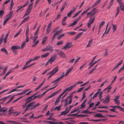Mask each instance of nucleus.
<instances>
[{
    "mask_svg": "<svg viewBox=\"0 0 124 124\" xmlns=\"http://www.w3.org/2000/svg\"><path fill=\"white\" fill-rule=\"evenodd\" d=\"M58 68L57 67H56L52 71L49 72L47 75H48L49 74H51V75H50L48 77V80L50 78L55 74L58 71Z\"/></svg>",
    "mask_w": 124,
    "mask_h": 124,
    "instance_id": "1",
    "label": "nucleus"
},
{
    "mask_svg": "<svg viewBox=\"0 0 124 124\" xmlns=\"http://www.w3.org/2000/svg\"><path fill=\"white\" fill-rule=\"evenodd\" d=\"M57 57V54H55L53 56H51L49 59L47 61V63H50V64H51L56 60Z\"/></svg>",
    "mask_w": 124,
    "mask_h": 124,
    "instance_id": "2",
    "label": "nucleus"
},
{
    "mask_svg": "<svg viewBox=\"0 0 124 124\" xmlns=\"http://www.w3.org/2000/svg\"><path fill=\"white\" fill-rule=\"evenodd\" d=\"M55 51L60 56L62 57H65V55L64 53L62 51L59 50L57 49H55Z\"/></svg>",
    "mask_w": 124,
    "mask_h": 124,
    "instance_id": "3",
    "label": "nucleus"
},
{
    "mask_svg": "<svg viewBox=\"0 0 124 124\" xmlns=\"http://www.w3.org/2000/svg\"><path fill=\"white\" fill-rule=\"evenodd\" d=\"M64 75H65V74H64V72H63L60 77L57 78L56 80L52 82L51 83L52 84L53 83H54L55 84L59 82V80L63 78Z\"/></svg>",
    "mask_w": 124,
    "mask_h": 124,
    "instance_id": "4",
    "label": "nucleus"
},
{
    "mask_svg": "<svg viewBox=\"0 0 124 124\" xmlns=\"http://www.w3.org/2000/svg\"><path fill=\"white\" fill-rule=\"evenodd\" d=\"M72 43L71 42L67 43L66 44L65 46L62 48V49H66L68 48H70L72 46Z\"/></svg>",
    "mask_w": 124,
    "mask_h": 124,
    "instance_id": "5",
    "label": "nucleus"
},
{
    "mask_svg": "<svg viewBox=\"0 0 124 124\" xmlns=\"http://www.w3.org/2000/svg\"><path fill=\"white\" fill-rule=\"evenodd\" d=\"M69 112V110H68V107H67L66 108V109L65 111L61 112L59 116L65 115L67 114Z\"/></svg>",
    "mask_w": 124,
    "mask_h": 124,
    "instance_id": "6",
    "label": "nucleus"
},
{
    "mask_svg": "<svg viewBox=\"0 0 124 124\" xmlns=\"http://www.w3.org/2000/svg\"><path fill=\"white\" fill-rule=\"evenodd\" d=\"M95 20L94 19L89 18L87 23V27L88 28H89L90 27L91 24L93 23Z\"/></svg>",
    "mask_w": 124,
    "mask_h": 124,
    "instance_id": "7",
    "label": "nucleus"
},
{
    "mask_svg": "<svg viewBox=\"0 0 124 124\" xmlns=\"http://www.w3.org/2000/svg\"><path fill=\"white\" fill-rule=\"evenodd\" d=\"M110 96L109 95H107L103 101V103H108L110 100Z\"/></svg>",
    "mask_w": 124,
    "mask_h": 124,
    "instance_id": "8",
    "label": "nucleus"
},
{
    "mask_svg": "<svg viewBox=\"0 0 124 124\" xmlns=\"http://www.w3.org/2000/svg\"><path fill=\"white\" fill-rule=\"evenodd\" d=\"M76 86V85H73L70 86L68 88L66 89L65 90H64L63 91L64 93H65L67 91H71L73 88L75 87Z\"/></svg>",
    "mask_w": 124,
    "mask_h": 124,
    "instance_id": "9",
    "label": "nucleus"
},
{
    "mask_svg": "<svg viewBox=\"0 0 124 124\" xmlns=\"http://www.w3.org/2000/svg\"><path fill=\"white\" fill-rule=\"evenodd\" d=\"M11 48L13 52L15 53L16 52V50L15 49H20V47L18 46H12Z\"/></svg>",
    "mask_w": 124,
    "mask_h": 124,
    "instance_id": "10",
    "label": "nucleus"
},
{
    "mask_svg": "<svg viewBox=\"0 0 124 124\" xmlns=\"http://www.w3.org/2000/svg\"><path fill=\"white\" fill-rule=\"evenodd\" d=\"M33 96L34 95L32 96L27 98L25 100L26 103L28 104L31 101L33 100Z\"/></svg>",
    "mask_w": 124,
    "mask_h": 124,
    "instance_id": "11",
    "label": "nucleus"
},
{
    "mask_svg": "<svg viewBox=\"0 0 124 124\" xmlns=\"http://www.w3.org/2000/svg\"><path fill=\"white\" fill-rule=\"evenodd\" d=\"M29 3V1L28 0L23 5L21 6V7L19 8L16 10V12H18L21 9V8L25 7L26 6L28 5Z\"/></svg>",
    "mask_w": 124,
    "mask_h": 124,
    "instance_id": "12",
    "label": "nucleus"
},
{
    "mask_svg": "<svg viewBox=\"0 0 124 124\" xmlns=\"http://www.w3.org/2000/svg\"><path fill=\"white\" fill-rule=\"evenodd\" d=\"M73 69V67H71L70 68H69V69H68L67 71L65 74V75L66 76H67L68 75L70 72Z\"/></svg>",
    "mask_w": 124,
    "mask_h": 124,
    "instance_id": "13",
    "label": "nucleus"
},
{
    "mask_svg": "<svg viewBox=\"0 0 124 124\" xmlns=\"http://www.w3.org/2000/svg\"><path fill=\"white\" fill-rule=\"evenodd\" d=\"M95 12H93V13H91L90 15V18L95 19Z\"/></svg>",
    "mask_w": 124,
    "mask_h": 124,
    "instance_id": "14",
    "label": "nucleus"
},
{
    "mask_svg": "<svg viewBox=\"0 0 124 124\" xmlns=\"http://www.w3.org/2000/svg\"><path fill=\"white\" fill-rule=\"evenodd\" d=\"M31 11L27 9V10L26 11V12L22 18H23L26 16H27L29 15Z\"/></svg>",
    "mask_w": 124,
    "mask_h": 124,
    "instance_id": "15",
    "label": "nucleus"
},
{
    "mask_svg": "<svg viewBox=\"0 0 124 124\" xmlns=\"http://www.w3.org/2000/svg\"><path fill=\"white\" fill-rule=\"evenodd\" d=\"M47 51H49L51 53L53 52V49L51 46H49L46 47Z\"/></svg>",
    "mask_w": 124,
    "mask_h": 124,
    "instance_id": "16",
    "label": "nucleus"
},
{
    "mask_svg": "<svg viewBox=\"0 0 124 124\" xmlns=\"http://www.w3.org/2000/svg\"><path fill=\"white\" fill-rule=\"evenodd\" d=\"M86 99H85L81 105V108H84L85 106V104L86 102Z\"/></svg>",
    "mask_w": 124,
    "mask_h": 124,
    "instance_id": "17",
    "label": "nucleus"
},
{
    "mask_svg": "<svg viewBox=\"0 0 124 124\" xmlns=\"http://www.w3.org/2000/svg\"><path fill=\"white\" fill-rule=\"evenodd\" d=\"M94 116L95 117H104V116H103L101 114V113H98L96 115H94Z\"/></svg>",
    "mask_w": 124,
    "mask_h": 124,
    "instance_id": "18",
    "label": "nucleus"
},
{
    "mask_svg": "<svg viewBox=\"0 0 124 124\" xmlns=\"http://www.w3.org/2000/svg\"><path fill=\"white\" fill-rule=\"evenodd\" d=\"M112 25L113 27L112 30L113 32H114L117 29V26L116 25L113 24H112Z\"/></svg>",
    "mask_w": 124,
    "mask_h": 124,
    "instance_id": "19",
    "label": "nucleus"
},
{
    "mask_svg": "<svg viewBox=\"0 0 124 124\" xmlns=\"http://www.w3.org/2000/svg\"><path fill=\"white\" fill-rule=\"evenodd\" d=\"M101 0H97L95 3L92 6V8H93L94 7L97 5L99 4L100 3V2H101Z\"/></svg>",
    "mask_w": 124,
    "mask_h": 124,
    "instance_id": "20",
    "label": "nucleus"
},
{
    "mask_svg": "<svg viewBox=\"0 0 124 124\" xmlns=\"http://www.w3.org/2000/svg\"><path fill=\"white\" fill-rule=\"evenodd\" d=\"M93 39H91L89 40L88 41V43L86 46V47H87L91 46V43L93 41Z\"/></svg>",
    "mask_w": 124,
    "mask_h": 124,
    "instance_id": "21",
    "label": "nucleus"
},
{
    "mask_svg": "<svg viewBox=\"0 0 124 124\" xmlns=\"http://www.w3.org/2000/svg\"><path fill=\"white\" fill-rule=\"evenodd\" d=\"M12 70H10L8 71L7 73L6 74L4 77L3 78V79H5L6 78L11 72Z\"/></svg>",
    "mask_w": 124,
    "mask_h": 124,
    "instance_id": "22",
    "label": "nucleus"
},
{
    "mask_svg": "<svg viewBox=\"0 0 124 124\" xmlns=\"http://www.w3.org/2000/svg\"><path fill=\"white\" fill-rule=\"evenodd\" d=\"M121 10L124 11V5L123 3L119 4Z\"/></svg>",
    "mask_w": 124,
    "mask_h": 124,
    "instance_id": "23",
    "label": "nucleus"
},
{
    "mask_svg": "<svg viewBox=\"0 0 124 124\" xmlns=\"http://www.w3.org/2000/svg\"><path fill=\"white\" fill-rule=\"evenodd\" d=\"M29 26H27V27L26 28V32H25V35L26 36H28L29 32Z\"/></svg>",
    "mask_w": 124,
    "mask_h": 124,
    "instance_id": "24",
    "label": "nucleus"
},
{
    "mask_svg": "<svg viewBox=\"0 0 124 124\" xmlns=\"http://www.w3.org/2000/svg\"><path fill=\"white\" fill-rule=\"evenodd\" d=\"M47 39V37L45 36L43 38L42 41V44H44L46 41Z\"/></svg>",
    "mask_w": 124,
    "mask_h": 124,
    "instance_id": "25",
    "label": "nucleus"
},
{
    "mask_svg": "<svg viewBox=\"0 0 124 124\" xmlns=\"http://www.w3.org/2000/svg\"><path fill=\"white\" fill-rule=\"evenodd\" d=\"M49 54V52H48L46 53L43 54L41 56V57L42 58H45Z\"/></svg>",
    "mask_w": 124,
    "mask_h": 124,
    "instance_id": "26",
    "label": "nucleus"
},
{
    "mask_svg": "<svg viewBox=\"0 0 124 124\" xmlns=\"http://www.w3.org/2000/svg\"><path fill=\"white\" fill-rule=\"evenodd\" d=\"M33 4V3H32L30 5H29L27 8V9L31 11V9L32 8Z\"/></svg>",
    "mask_w": 124,
    "mask_h": 124,
    "instance_id": "27",
    "label": "nucleus"
},
{
    "mask_svg": "<svg viewBox=\"0 0 124 124\" xmlns=\"http://www.w3.org/2000/svg\"><path fill=\"white\" fill-rule=\"evenodd\" d=\"M8 66H6L4 69L3 73H1V74L0 75H3L6 72V71L8 69Z\"/></svg>",
    "mask_w": 124,
    "mask_h": 124,
    "instance_id": "28",
    "label": "nucleus"
},
{
    "mask_svg": "<svg viewBox=\"0 0 124 124\" xmlns=\"http://www.w3.org/2000/svg\"><path fill=\"white\" fill-rule=\"evenodd\" d=\"M13 11H12L11 10H10L9 13L7 15V16H8V17H9L10 18L12 16V14L13 13Z\"/></svg>",
    "mask_w": 124,
    "mask_h": 124,
    "instance_id": "29",
    "label": "nucleus"
},
{
    "mask_svg": "<svg viewBox=\"0 0 124 124\" xmlns=\"http://www.w3.org/2000/svg\"><path fill=\"white\" fill-rule=\"evenodd\" d=\"M73 93H72L70 94L68 97L65 100V101L68 102V99L70 97H72L73 96Z\"/></svg>",
    "mask_w": 124,
    "mask_h": 124,
    "instance_id": "30",
    "label": "nucleus"
},
{
    "mask_svg": "<svg viewBox=\"0 0 124 124\" xmlns=\"http://www.w3.org/2000/svg\"><path fill=\"white\" fill-rule=\"evenodd\" d=\"M14 5V3L13 2V0H12L11 2V4L10 7V10H11L12 9V8Z\"/></svg>",
    "mask_w": 124,
    "mask_h": 124,
    "instance_id": "31",
    "label": "nucleus"
},
{
    "mask_svg": "<svg viewBox=\"0 0 124 124\" xmlns=\"http://www.w3.org/2000/svg\"><path fill=\"white\" fill-rule=\"evenodd\" d=\"M83 34V32H81L79 33L76 37L75 38V39H78Z\"/></svg>",
    "mask_w": 124,
    "mask_h": 124,
    "instance_id": "32",
    "label": "nucleus"
},
{
    "mask_svg": "<svg viewBox=\"0 0 124 124\" xmlns=\"http://www.w3.org/2000/svg\"><path fill=\"white\" fill-rule=\"evenodd\" d=\"M65 35L64 33H63L58 35L57 37V39H60L62 37Z\"/></svg>",
    "mask_w": 124,
    "mask_h": 124,
    "instance_id": "33",
    "label": "nucleus"
},
{
    "mask_svg": "<svg viewBox=\"0 0 124 124\" xmlns=\"http://www.w3.org/2000/svg\"><path fill=\"white\" fill-rule=\"evenodd\" d=\"M38 36L34 35L33 39V42L34 43L38 39Z\"/></svg>",
    "mask_w": 124,
    "mask_h": 124,
    "instance_id": "34",
    "label": "nucleus"
},
{
    "mask_svg": "<svg viewBox=\"0 0 124 124\" xmlns=\"http://www.w3.org/2000/svg\"><path fill=\"white\" fill-rule=\"evenodd\" d=\"M30 105L29 104H28L26 107V108L24 110L25 112H26L27 110L29 109L31 107Z\"/></svg>",
    "mask_w": 124,
    "mask_h": 124,
    "instance_id": "35",
    "label": "nucleus"
},
{
    "mask_svg": "<svg viewBox=\"0 0 124 124\" xmlns=\"http://www.w3.org/2000/svg\"><path fill=\"white\" fill-rule=\"evenodd\" d=\"M1 51L3 52H4L6 54H8L7 51V50L4 48H3L1 49L0 50Z\"/></svg>",
    "mask_w": 124,
    "mask_h": 124,
    "instance_id": "36",
    "label": "nucleus"
},
{
    "mask_svg": "<svg viewBox=\"0 0 124 124\" xmlns=\"http://www.w3.org/2000/svg\"><path fill=\"white\" fill-rule=\"evenodd\" d=\"M30 18V16H28L25 18L22 21V23H24L28 20Z\"/></svg>",
    "mask_w": 124,
    "mask_h": 124,
    "instance_id": "37",
    "label": "nucleus"
},
{
    "mask_svg": "<svg viewBox=\"0 0 124 124\" xmlns=\"http://www.w3.org/2000/svg\"><path fill=\"white\" fill-rule=\"evenodd\" d=\"M8 34H7L5 36V37L4 39V44L6 43L7 42V39L8 38Z\"/></svg>",
    "mask_w": 124,
    "mask_h": 124,
    "instance_id": "38",
    "label": "nucleus"
},
{
    "mask_svg": "<svg viewBox=\"0 0 124 124\" xmlns=\"http://www.w3.org/2000/svg\"><path fill=\"white\" fill-rule=\"evenodd\" d=\"M39 41V40H38L37 41H36L34 43V44H33L32 46L33 47H34L36 46L37 44L38 43Z\"/></svg>",
    "mask_w": 124,
    "mask_h": 124,
    "instance_id": "39",
    "label": "nucleus"
},
{
    "mask_svg": "<svg viewBox=\"0 0 124 124\" xmlns=\"http://www.w3.org/2000/svg\"><path fill=\"white\" fill-rule=\"evenodd\" d=\"M9 19V17H8L4 21L3 25H4L8 21Z\"/></svg>",
    "mask_w": 124,
    "mask_h": 124,
    "instance_id": "40",
    "label": "nucleus"
},
{
    "mask_svg": "<svg viewBox=\"0 0 124 124\" xmlns=\"http://www.w3.org/2000/svg\"><path fill=\"white\" fill-rule=\"evenodd\" d=\"M4 12L2 10H0V17L1 18L3 15L4 14Z\"/></svg>",
    "mask_w": 124,
    "mask_h": 124,
    "instance_id": "41",
    "label": "nucleus"
},
{
    "mask_svg": "<svg viewBox=\"0 0 124 124\" xmlns=\"http://www.w3.org/2000/svg\"><path fill=\"white\" fill-rule=\"evenodd\" d=\"M62 106V105H61L58 107L56 106L54 108V110L57 109V111H59L60 110Z\"/></svg>",
    "mask_w": 124,
    "mask_h": 124,
    "instance_id": "42",
    "label": "nucleus"
},
{
    "mask_svg": "<svg viewBox=\"0 0 124 124\" xmlns=\"http://www.w3.org/2000/svg\"><path fill=\"white\" fill-rule=\"evenodd\" d=\"M113 100L115 101L116 104L117 105H119L120 104V102L118 100L114 99Z\"/></svg>",
    "mask_w": 124,
    "mask_h": 124,
    "instance_id": "43",
    "label": "nucleus"
},
{
    "mask_svg": "<svg viewBox=\"0 0 124 124\" xmlns=\"http://www.w3.org/2000/svg\"><path fill=\"white\" fill-rule=\"evenodd\" d=\"M60 101V99H58L57 98L55 102L54 105L55 106Z\"/></svg>",
    "mask_w": 124,
    "mask_h": 124,
    "instance_id": "44",
    "label": "nucleus"
},
{
    "mask_svg": "<svg viewBox=\"0 0 124 124\" xmlns=\"http://www.w3.org/2000/svg\"><path fill=\"white\" fill-rule=\"evenodd\" d=\"M62 29L60 30H59V31H57L55 34L56 35H58L61 33L62 32Z\"/></svg>",
    "mask_w": 124,
    "mask_h": 124,
    "instance_id": "45",
    "label": "nucleus"
},
{
    "mask_svg": "<svg viewBox=\"0 0 124 124\" xmlns=\"http://www.w3.org/2000/svg\"><path fill=\"white\" fill-rule=\"evenodd\" d=\"M54 114L53 113H51L50 115V116L47 119L48 120H51V117H52L53 116Z\"/></svg>",
    "mask_w": 124,
    "mask_h": 124,
    "instance_id": "46",
    "label": "nucleus"
},
{
    "mask_svg": "<svg viewBox=\"0 0 124 124\" xmlns=\"http://www.w3.org/2000/svg\"><path fill=\"white\" fill-rule=\"evenodd\" d=\"M33 61V60L32 59H31L30 60L28 61L26 63V65H28L31 62Z\"/></svg>",
    "mask_w": 124,
    "mask_h": 124,
    "instance_id": "47",
    "label": "nucleus"
},
{
    "mask_svg": "<svg viewBox=\"0 0 124 124\" xmlns=\"http://www.w3.org/2000/svg\"><path fill=\"white\" fill-rule=\"evenodd\" d=\"M63 43V42L62 41H61L58 42L57 43V46H59L61 45Z\"/></svg>",
    "mask_w": 124,
    "mask_h": 124,
    "instance_id": "48",
    "label": "nucleus"
},
{
    "mask_svg": "<svg viewBox=\"0 0 124 124\" xmlns=\"http://www.w3.org/2000/svg\"><path fill=\"white\" fill-rule=\"evenodd\" d=\"M84 88L85 87H83L79 89L77 91V93L80 92L84 89Z\"/></svg>",
    "mask_w": 124,
    "mask_h": 124,
    "instance_id": "49",
    "label": "nucleus"
},
{
    "mask_svg": "<svg viewBox=\"0 0 124 124\" xmlns=\"http://www.w3.org/2000/svg\"><path fill=\"white\" fill-rule=\"evenodd\" d=\"M89 65H90V67L88 68V69H89L92 68L94 65L93 64V63H91V62L90 63L88 64Z\"/></svg>",
    "mask_w": 124,
    "mask_h": 124,
    "instance_id": "50",
    "label": "nucleus"
},
{
    "mask_svg": "<svg viewBox=\"0 0 124 124\" xmlns=\"http://www.w3.org/2000/svg\"><path fill=\"white\" fill-rule=\"evenodd\" d=\"M52 24V22H51L48 24V25L47 28H51V25Z\"/></svg>",
    "mask_w": 124,
    "mask_h": 124,
    "instance_id": "51",
    "label": "nucleus"
},
{
    "mask_svg": "<svg viewBox=\"0 0 124 124\" xmlns=\"http://www.w3.org/2000/svg\"><path fill=\"white\" fill-rule=\"evenodd\" d=\"M26 42H24L21 45V48H23L25 45Z\"/></svg>",
    "mask_w": 124,
    "mask_h": 124,
    "instance_id": "52",
    "label": "nucleus"
},
{
    "mask_svg": "<svg viewBox=\"0 0 124 124\" xmlns=\"http://www.w3.org/2000/svg\"><path fill=\"white\" fill-rule=\"evenodd\" d=\"M73 13L71 10L70 11V12H69L67 14V16L68 17H69Z\"/></svg>",
    "mask_w": 124,
    "mask_h": 124,
    "instance_id": "53",
    "label": "nucleus"
},
{
    "mask_svg": "<svg viewBox=\"0 0 124 124\" xmlns=\"http://www.w3.org/2000/svg\"><path fill=\"white\" fill-rule=\"evenodd\" d=\"M40 56H36L33 59H32V60H33V61H34L35 60H38L40 58Z\"/></svg>",
    "mask_w": 124,
    "mask_h": 124,
    "instance_id": "54",
    "label": "nucleus"
},
{
    "mask_svg": "<svg viewBox=\"0 0 124 124\" xmlns=\"http://www.w3.org/2000/svg\"><path fill=\"white\" fill-rule=\"evenodd\" d=\"M99 108H108V107L107 106H102V107H100L99 106L98 107Z\"/></svg>",
    "mask_w": 124,
    "mask_h": 124,
    "instance_id": "55",
    "label": "nucleus"
},
{
    "mask_svg": "<svg viewBox=\"0 0 124 124\" xmlns=\"http://www.w3.org/2000/svg\"><path fill=\"white\" fill-rule=\"evenodd\" d=\"M76 33V32H68L67 34H69L70 35H73Z\"/></svg>",
    "mask_w": 124,
    "mask_h": 124,
    "instance_id": "56",
    "label": "nucleus"
},
{
    "mask_svg": "<svg viewBox=\"0 0 124 124\" xmlns=\"http://www.w3.org/2000/svg\"><path fill=\"white\" fill-rule=\"evenodd\" d=\"M70 100L69 101V104H70L72 102V97H70Z\"/></svg>",
    "mask_w": 124,
    "mask_h": 124,
    "instance_id": "57",
    "label": "nucleus"
},
{
    "mask_svg": "<svg viewBox=\"0 0 124 124\" xmlns=\"http://www.w3.org/2000/svg\"><path fill=\"white\" fill-rule=\"evenodd\" d=\"M94 103L92 102L89 105V106L88 107V108H91L94 105Z\"/></svg>",
    "mask_w": 124,
    "mask_h": 124,
    "instance_id": "58",
    "label": "nucleus"
},
{
    "mask_svg": "<svg viewBox=\"0 0 124 124\" xmlns=\"http://www.w3.org/2000/svg\"><path fill=\"white\" fill-rule=\"evenodd\" d=\"M50 30H51V29L47 28V30H46V34H48L50 32Z\"/></svg>",
    "mask_w": 124,
    "mask_h": 124,
    "instance_id": "59",
    "label": "nucleus"
},
{
    "mask_svg": "<svg viewBox=\"0 0 124 124\" xmlns=\"http://www.w3.org/2000/svg\"><path fill=\"white\" fill-rule=\"evenodd\" d=\"M64 93L63 92L59 96L58 98H57L58 99H60V98L63 95Z\"/></svg>",
    "mask_w": 124,
    "mask_h": 124,
    "instance_id": "60",
    "label": "nucleus"
},
{
    "mask_svg": "<svg viewBox=\"0 0 124 124\" xmlns=\"http://www.w3.org/2000/svg\"><path fill=\"white\" fill-rule=\"evenodd\" d=\"M26 36V39L25 40V42H28L29 41V39L28 38V36Z\"/></svg>",
    "mask_w": 124,
    "mask_h": 124,
    "instance_id": "61",
    "label": "nucleus"
},
{
    "mask_svg": "<svg viewBox=\"0 0 124 124\" xmlns=\"http://www.w3.org/2000/svg\"><path fill=\"white\" fill-rule=\"evenodd\" d=\"M88 110V109H87L86 110H85L84 111H82V113L88 114V112H89V111H88L87 110Z\"/></svg>",
    "mask_w": 124,
    "mask_h": 124,
    "instance_id": "62",
    "label": "nucleus"
},
{
    "mask_svg": "<svg viewBox=\"0 0 124 124\" xmlns=\"http://www.w3.org/2000/svg\"><path fill=\"white\" fill-rule=\"evenodd\" d=\"M50 70V69L46 70L42 73V74L44 75L47 72V71L49 70Z\"/></svg>",
    "mask_w": 124,
    "mask_h": 124,
    "instance_id": "63",
    "label": "nucleus"
},
{
    "mask_svg": "<svg viewBox=\"0 0 124 124\" xmlns=\"http://www.w3.org/2000/svg\"><path fill=\"white\" fill-rule=\"evenodd\" d=\"M13 109L12 108H10L9 110V114H11L12 113V112Z\"/></svg>",
    "mask_w": 124,
    "mask_h": 124,
    "instance_id": "64",
    "label": "nucleus"
}]
</instances>
